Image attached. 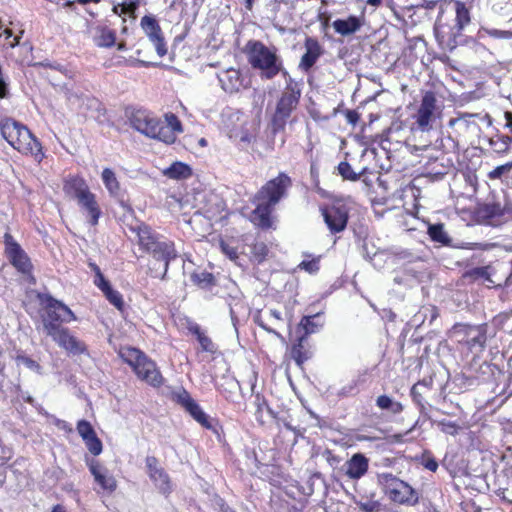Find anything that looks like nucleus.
<instances>
[{
  "instance_id": "obj_1",
  "label": "nucleus",
  "mask_w": 512,
  "mask_h": 512,
  "mask_svg": "<svg viewBox=\"0 0 512 512\" xmlns=\"http://www.w3.org/2000/svg\"><path fill=\"white\" fill-rule=\"evenodd\" d=\"M292 185V178L285 172H279L257 190L252 199L255 207L249 215V221L255 228L262 231L276 229V205L288 196Z\"/></svg>"
},
{
  "instance_id": "obj_2",
  "label": "nucleus",
  "mask_w": 512,
  "mask_h": 512,
  "mask_svg": "<svg viewBox=\"0 0 512 512\" xmlns=\"http://www.w3.org/2000/svg\"><path fill=\"white\" fill-rule=\"evenodd\" d=\"M125 116L134 130L168 145L174 144L177 135L184 131L182 122L172 112L165 113L162 121L147 109L131 107L126 108Z\"/></svg>"
},
{
  "instance_id": "obj_3",
  "label": "nucleus",
  "mask_w": 512,
  "mask_h": 512,
  "mask_svg": "<svg viewBox=\"0 0 512 512\" xmlns=\"http://www.w3.org/2000/svg\"><path fill=\"white\" fill-rule=\"evenodd\" d=\"M130 230L137 237V244L139 249L143 253L152 256V258L156 261L163 263V267L160 273H157L152 268H149L150 276L164 280L167 276L170 263L178 257V252L174 241L165 239L151 226L143 222L135 227H131Z\"/></svg>"
},
{
  "instance_id": "obj_4",
  "label": "nucleus",
  "mask_w": 512,
  "mask_h": 512,
  "mask_svg": "<svg viewBox=\"0 0 512 512\" xmlns=\"http://www.w3.org/2000/svg\"><path fill=\"white\" fill-rule=\"evenodd\" d=\"M489 325L487 323L472 324L465 322L455 323L448 331L447 338L452 349L462 360L483 353L487 347Z\"/></svg>"
},
{
  "instance_id": "obj_5",
  "label": "nucleus",
  "mask_w": 512,
  "mask_h": 512,
  "mask_svg": "<svg viewBox=\"0 0 512 512\" xmlns=\"http://www.w3.org/2000/svg\"><path fill=\"white\" fill-rule=\"evenodd\" d=\"M0 135L15 150L32 157L37 163L45 158L43 146L38 138L23 123L12 117H0Z\"/></svg>"
},
{
  "instance_id": "obj_6",
  "label": "nucleus",
  "mask_w": 512,
  "mask_h": 512,
  "mask_svg": "<svg viewBox=\"0 0 512 512\" xmlns=\"http://www.w3.org/2000/svg\"><path fill=\"white\" fill-rule=\"evenodd\" d=\"M0 135L15 150L32 157L37 163L45 158L43 146L38 138L23 123L12 117H0Z\"/></svg>"
},
{
  "instance_id": "obj_7",
  "label": "nucleus",
  "mask_w": 512,
  "mask_h": 512,
  "mask_svg": "<svg viewBox=\"0 0 512 512\" xmlns=\"http://www.w3.org/2000/svg\"><path fill=\"white\" fill-rule=\"evenodd\" d=\"M65 195L77 202L81 213L90 226L96 227L102 217V209L86 180L80 175H69L63 181Z\"/></svg>"
},
{
  "instance_id": "obj_8",
  "label": "nucleus",
  "mask_w": 512,
  "mask_h": 512,
  "mask_svg": "<svg viewBox=\"0 0 512 512\" xmlns=\"http://www.w3.org/2000/svg\"><path fill=\"white\" fill-rule=\"evenodd\" d=\"M118 354L122 361L131 367L139 380L153 388H160L164 384L165 378L156 362L140 349L122 347Z\"/></svg>"
},
{
  "instance_id": "obj_9",
  "label": "nucleus",
  "mask_w": 512,
  "mask_h": 512,
  "mask_svg": "<svg viewBox=\"0 0 512 512\" xmlns=\"http://www.w3.org/2000/svg\"><path fill=\"white\" fill-rule=\"evenodd\" d=\"M248 63L261 71V77L271 80L282 70V60L275 47L269 48L259 40H249L244 48Z\"/></svg>"
},
{
  "instance_id": "obj_10",
  "label": "nucleus",
  "mask_w": 512,
  "mask_h": 512,
  "mask_svg": "<svg viewBox=\"0 0 512 512\" xmlns=\"http://www.w3.org/2000/svg\"><path fill=\"white\" fill-rule=\"evenodd\" d=\"M36 298L40 306V318L46 335L63 324L77 320L75 313L51 294L38 292Z\"/></svg>"
},
{
  "instance_id": "obj_11",
  "label": "nucleus",
  "mask_w": 512,
  "mask_h": 512,
  "mask_svg": "<svg viewBox=\"0 0 512 512\" xmlns=\"http://www.w3.org/2000/svg\"><path fill=\"white\" fill-rule=\"evenodd\" d=\"M442 116V108L438 103L437 95L432 90L425 91L419 104L410 115L409 129L412 133L430 132Z\"/></svg>"
},
{
  "instance_id": "obj_12",
  "label": "nucleus",
  "mask_w": 512,
  "mask_h": 512,
  "mask_svg": "<svg viewBox=\"0 0 512 512\" xmlns=\"http://www.w3.org/2000/svg\"><path fill=\"white\" fill-rule=\"evenodd\" d=\"M301 95L302 84L290 81L288 88L283 89L276 102L275 111L270 121L273 134L285 131L287 123L291 122L290 117L299 106Z\"/></svg>"
},
{
  "instance_id": "obj_13",
  "label": "nucleus",
  "mask_w": 512,
  "mask_h": 512,
  "mask_svg": "<svg viewBox=\"0 0 512 512\" xmlns=\"http://www.w3.org/2000/svg\"><path fill=\"white\" fill-rule=\"evenodd\" d=\"M378 481L384 494L392 503L403 506H416L419 503L418 491L392 473L380 474Z\"/></svg>"
},
{
  "instance_id": "obj_14",
  "label": "nucleus",
  "mask_w": 512,
  "mask_h": 512,
  "mask_svg": "<svg viewBox=\"0 0 512 512\" xmlns=\"http://www.w3.org/2000/svg\"><path fill=\"white\" fill-rule=\"evenodd\" d=\"M321 214L324 222L332 234L344 231L349 220V208L341 200L333 201L331 204L321 207Z\"/></svg>"
},
{
  "instance_id": "obj_15",
  "label": "nucleus",
  "mask_w": 512,
  "mask_h": 512,
  "mask_svg": "<svg viewBox=\"0 0 512 512\" xmlns=\"http://www.w3.org/2000/svg\"><path fill=\"white\" fill-rule=\"evenodd\" d=\"M5 256L10 264L21 274L31 275L33 272V264L30 257L15 241L12 235L6 233L4 235Z\"/></svg>"
},
{
  "instance_id": "obj_16",
  "label": "nucleus",
  "mask_w": 512,
  "mask_h": 512,
  "mask_svg": "<svg viewBox=\"0 0 512 512\" xmlns=\"http://www.w3.org/2000/svg\"><path fill=\"white\" fill-rule=\"evenodd\" d=\"M61 349L70 355H82L88 353L86 343L75 336L68 327L61 326L47 334Z\"/></svg>"
},
{
  "instance_id": "obj_17",
  "label": "nucleus",
  "mask_w": 512,
  "mask_h": 512,
  "mask_svg": "<svg viewBox=\"0 0 512 512\" xmlns=\"http://www.w3.org/2000/svg\"><path fill=\"white\" fill-rule=\"evenodd\" d=\"M140 27L149 41L154 45L157 55L162 58L167 52V43L165 41L162 28L154 15H145L141 18Z\"/></svg>"
},
{
  "instance_id": "obj_18",
  "label": "nucleus",
  "mask_w": 512,
  "mask_h": 512,
  "mask_svg": "<svg viewBox=\"0 0 512 512\" xmlns=\"http://www.w3.org/2000/svg\"><path fill=\"white\" fill-rule=\"evenodd\" d=\"M173 400L182 406L202 427L213 429L209 416L202 410L187 390L183 389L181 392L173 394Z\"/></svg>"
},
{
  "instance_id": "obj_19",
  "label": "nucleus",
  "mask_w": 512,
  "mask_h": 512,
  "mask_svg": "<svg viewBox=\"0 0 512 512\" xmlns=\"http://www.w3.org/2000/svg\"><path fill=\"white\" fill-rule=\"evenodd\" d=\"M145 466L150 480L159 491L164 495H169L172 492L171 479L165 469L160 465L158 458L155 456H147L145 458Z\"/></svg>"
},
{
  "instance_id": "obj_20",
  "label": "nucleus",
  "mask_w": 512,
  "mask_h": 512,
  "mask_svg": "<svg viewBox=\"0 0 512 512\" xmlns=\"http://www.w3.org/2000/svg\"><path fill=\"white\" fill-rule=\"evenodd\" d=\"M305 52L300 58L298 68L304 73H310L318 60L324 55L325 49L316 37L306 36L304 39Z\"/></svg>"
},
{
  "instance_id": "obj_21",
  "label": "nucleus",
  "mask_w": 512,
  "mask_h": 512,
  "mask_svg": "<svg viewBox=\"0 0 512 512\" xmlns=\"http://www.w3.org/2000/svg\"><path fill=\"white\" fill-rule=\"evenodd\" d=\"M76 429L78 434L84 441L88 451L93 456L100 455L103 451V443L101 439L97 436L92 424L85 419H81L77 422Z\"/></svg>"
},
{
  "instance_id": "obj_22",
  "label": "nucleus",
  "mask_w": 512,
  "mask_h": 512,
  "mask_svg": "<svg viewBox=\"0 0 512 512\" xmlns=\"http://www.w3.org/2000/svg\"><path fill=\"white\" fill-rule=\"evenodd\" d=\"M188 332L193 335L199 343L200 352L207 353L212 358H217L221 355L218 345L212 340L201 326L195 322H189L187 325Z\"/></svg>"
},
{
  "instance_id": "obj_23",
  "label": "nucleus",
  "mask_w": 512,
  "mask_h": 512,
  "mask_svg": "<svg viewBox=\"0 0 512 512\" xmlns=\"http://www.w3.org/2000/svg\"><path fill=\"white\" fill-rule=\"evenodd\" d=\"M90 473L93 475L95 482L101 487L103 491L112 494L117 489V480L108 470L101 466L99 461L91 460L88 463Z\"/></svg>"
},
{
  "instance_id": "obj_24",
  "label": "nucleus",
  "mask_w": 512,
  "mask_h": 512,
  "mask_svg": "<svg viewBox=\"0 0 512 512\" xmlns=\"http://www.w3.org/2000/svg\"><path fill=\"white\" fill-rule=\"evenodd\" d=\"M254 322L263 330L275 335L277 338L284 341V337L277 331L276 327L284 323V319L280 311L270 309L265 315L258 312L254 316Z\"/></svg>"
},
{
  "instance_id": "obj_25",
  "label": "nucleus",
  "mask_w": 512,
  "mask_h": 512,
  "mask_svg": "<svg viewBox=\"0 0 512 512\" xmlns=\"http://www.w3.org/2000/svg\"><path fill=\"white\" fill-rule=\"evenodd\" d=\"M477 219L486 225H497L503 218V210L499 202H487L479 204L475 210Z\"/></svg>"
},
{
  "instance_id": "obj_26",
  "label": "nucleus",
  "mask_w": 512,
  "mask_h": 512,
  "mask_svg": "<svg viewBox=\"0 0 512 512\" xmlns=\"http://www.w3.org/2000/svg\"><path fill=\"white\" fill-rule=\"evenodd\" d=\"M345 475L352 480L362 478L369 469V459L362 453H355L345 463Z\"/></svg>"
},
{
  "instance_id": "obj_27",
  "label": "nucleus",
  "mask_w": 512,
  "mask_h": 512,
  "mask_svg": "<svg viewBox=\"0 0 512 512\" xmlns=\"http://www.w3.org/2000/svg\"><path fill=\"white\" fill-rule=\"evenodd\" d=\"M222 89L230 94L239 92L243 87V76L239 69L229 68L219 75Z\"/></svg>"
},
{
  "instance_id": "obj_28",
  "label": "nucleus",
  "mask_w": 512,
  "mask_h": 512,
  "mask_svg": "<svg viewBox=\"0 0 512 512\" xmlns=\"http://www.w3.org/2000/svg\"><path fill=\"white\" fill-rule=\"evenodd\" d=\"M364 19L355 15H350L346 19H336L332 26L334 31L341 36H349L361 29Z\"/></svg>"
},
{
  "instance_id": "obj_29",
  "label": "nucleus",
  "mask_w": 512,
  "mask_h": 512,
  "mask_svg": "<svg viewBox=\"0 0 512 512\" xmlns=\"http://www.w3.org/2000/svg\"><path fill=\"white\" fill-rule=\"evenodd\" d=\"M290 356L299 367H302L303 364L311 358L306 335L299 336L296 342L291 345Z\"/></svg>"
},
{
  "instance_id": "obj_30",
  "label": "nucleus",
  "mask_w": 512,
  "mask_h": 512,
  "mask_svg": "<svg viewBox=\"0 0 512 512\" xmlns=\"http://www.w3.org/2000/svg\"><path fill=\"white\" fill-rule=\"evenodd\" d=\"M323 314L322 313H316L313 315L303 316L299 325L298 329L303 330V335L308 336L310 334L316 333L320 330V328L324 325L323 320Z\"/></svg>"
},
{
  "instance_id": "obj_31",
  "label": "nucleus",
  "mask_w": 512,
  "mask_h": 512,
  "mask_svg": "<svg viewBox=\"0 0 512 512\" xmlns=\"http://www.w3.org/2000/svg\"><path fill=\"white\" fill-rule=\"evenodd\" d=\"M255 405V418L260 425H265L267 422L266 416L270 418H275L276 415L273 410L270 408L266 398L261 394L255 395L254 400Z\"/></svg>"
},
{
  "instance_id": "obj_32",
  "label": "nucleus",
  "mask_w": 512,
  "mask_h": 512,
  "mask_svg": "<svg viewBox=\"0 0 512 512\" xmlns=\"http://www.w3.org/2000/svg\"><path fill=\"white\" fill-rule=\"evenodd\" d=\"M163 174L174 180L188 179L192 176L191 167L183 162L176 161L163 171Z\"/></svg>"
},
{
  "instance_id": "obj_33",
  "label": "nucleus",
  "mask_w": 512,
  "mask_h": 512,
  "mask_svg": "<svg viewBox=\"0 0 512 512\" xmlns=\"http://www.w3.org/2000/svg\"><path fill=\"white\" fill-rule=\"evenodd\" d=\"M376 406L379 409L388 411L393 415H398L404 410V406L401 402L392 399L386 394L379 395L376 398Z\"/></svg>"
},
{
  "instance_id": "obj_34",
  "label": "nucleus",
  "mask_w": 512,
  "mask_h": 512,
  "mask_svg": "<svg viewBox=\"0 0 512 512\" xmlns=\"http://www.w3.org/2000/svg\"><path fill=\"white\" fill-rule=\"evenodd\" d=\"M493 152L503 155L508 153L512 144V136L497 133L489 139Z\"/></svg>"
},
{
  "instance_id": "obj_35",
  "label": "nucleus",
  "mask_w": 512,
  "mask_h": 512,
  "mask_svg": "<svg viewBox=\"0 0 512 512\" xmlns=\"http://www.w3.org/2000/svg\"><path fill=\"white\" fill-rule=\"evenodd\" d=\"M103 184L111 196H118L120 193V182L115 172L110 168H104L101 173Z\"/></svg>"
},
{
  "instance_id": "obj_36",
  "label": "nucleus",
  "mask_w": 512,
  "mask_h": 512,
  "mask_svg": "<svg viewBox=\"0 0 512 512\" xmlns=\"http://www.w3.org/2000/svg\"><path fill=\"white\" fill-rule=\"evenodd\" d=\"M116 32L107 26L100 27L98 34L95 38V43L98 47L110 48L115 45Z\"/></svg>"
},
{
  "instance_id": "obj_37",
  "label": "nucleus",
  "mask_w": 512,
  "mask_h": 512,
  "mask_svg": "<svg viewBox=\"0 0 512 512\" xmlns=\"http://www.w3.org/2000/svg\"><path fill=\"white\" fill-rule=\"evenodd\" d=\"M455 6L456 12V26L459 29H463L470 23V11L466 7V4L460 0H452Z\"/></svg>"
},
{
  "instance_id": "obj_38",
  "label": "nucleus",
  "mask_w": 512,
  "mask_h": 512,
  "mask_svg": "<svg viewBox=\"0 0 512 512\" xmlns=\"http://www.w3.org/2000/svg\"><path fill=\"white\" fill-rule=\"evenodd\" d=\"M375 494H371L370 497H364L361 499H355L354 503L361 512H380L382 510V504L379 500L374 499Z\"/></svg>"
},
{
  "instance_id": "obj_39",
  "label": "nucleus",
  "mask_w": 512,
  "mask_h": 512,
  "mask_svg": "<svg viewBox=\"0 0 512 512\" xmlns=\"http://www.w3.org/2000/svg\"><path fill=\"white\" fill-rule=\"evenodd\" d=\"M192 282L201 289H211L216 285L214 275L207 271L193 273L191 275Z\"/></svg>"
},
{
  "instance_id": "obj_40",
  "label": "nucleus",
  "mask_w": 512,
  "mask_h": 512,
  "mask_svg": "<svg viewBox=\"0 0 512 512\" xmlns=\"http://www.w3.org/2000/svg\"><path fill=\"white\" fill-rule=\"evenodd\" d=\"M428 235L432 241L443 245H447L450 242V238L444 229L443 223L429 225Z\"/></svg>"
},
{
  "instance_id": "obj_41",
  "label": "nucleus",
  "mask_w": 512,
  "mask_h": 512,
  "mask_svg": "<svg viewBox=\"0 0 512 512\" xmlns=\"http://www.w3.org/2000/svg\"><path fill=\"white\" fill-rule=\"evenodd\" d=\"M101 292L109 301V303L116 307L118 310L122 311L124 309L125 303L122 294L119 291L113 289L111 285L106 287Z\"/></svg>"
},
{
  "instance_id": "obj_42",
  "label": "nucleus",
  "mask_w": 512,
  "mask_h": 512,
  "mask_svg": "<svg viewBox=\"0 0 512 512\" xmlns=\"http://www.w3.org/2000/svg\"><path fill=\"white\" fill-rule=\"evenodd\" d=\"M238 387L239 386L236 381L226 379L224 383L217 386V390L227 401H234V396Z\"/></svg>"
},
{
  "instance_id": "obj_43",
  "label": "nucleus",
  "mask_w": 512,
  "mask_h": 512,
  "mask_svg": "<svg viewBox=\"0 0 512 512\" xmlns=\"http://www.w3.org/2000/svg\"><path fill=\"white\" fill-rule=\"evenodd\" d=\"M268 253V246L264 242H256L251 247V258L258 264L266 260Z\"/></svg>"
},
{
  "instance_id": "obj_44",
  "label": "nucleus",
  "mask_w": 512,
  "mask_h": 512,
  "mask_svg": "<svg viewBox=\"0 0 512 512\" xmlns=\"http://www.w3.org/2000/svg\"><path fill=\"white\" fill-rule=\"evenodd\" d=\"M437 426L439 427L441 432H443L447 435H451V436L458 435L460 433V431H462L464 428H466L465 426H462V425L458 424L457 422H453V421L446 420V419L437 421Z\"/></svg>"
},
{
  "instance_id": "obj_45",
  "label": "nucleus",
  "mask_w": 512,
  "mask_h": 512,
  "mask_svg": "<svg viewBox=\"0 0 512 512\" xmlns=\"http://www.w3.org/2000/svg\"><path fill=\"white\" fill-rule=\"evenodd\" d=\"M337 170L344 180L357 181L360 178V174L354 172L347 161H341L337 166Z\"/></svg>"
},
{
  "instance_id": "obj_46",
  "label": "nucleus",
  "mask_w": 512,
  "mask_h": 512,
  "mask_svg": "<svg viewBox=\"0 0 512 512\" xmlns=\"http://www.w3.org/2000/svg\"><path fill=\"white\" fill-rule=\"evenodd\" d=\"M364 382L361 378L352 380L351 382L347 383L346 385L342 386L339 391V396L341 397H350L355 396L359 393L360 389L359 386Z\"/></svg>"
},
{
  "instance_id": "obj_47",
  "label": "nucleus",
  "mask_w": 512,
  "mask_h": 512,
  "mask_svg": "<svg viewBox=\"0 0 512 512\" xmlns=\"http://www.w3.org/2000/svg\"><path fill=\"white\" fill-rule=\"evenodd\" d=\"M88 265L95 274L93 282L98 289L103 291L106 287L111 285L110 282L104 277L103 273L101 272L99 266L96 263L89 262Z\"/></svg>"
},
{
  "instance_id": "obj_48",
  "label": "nucleus",
  "mask_w": 512,
  "mask_h": 512,
  "mask_svg": "<svg viewBox=\"0 0 512 512\" xmlns=\"http://www.w3.org/2000/svg\"><path fill=\"white\" fill-rule=\"evenodd\" d=\"M428 391H425V389L419 388L418 385H413L410 391L411 398L413 402L418 406L420 412H423L425 409V397L424 395Z\"/></svg>"
},
{
  "instance_id": "obj_49",
  "label": "nucleus",
  "mask_w": 512,
  "mask_h": 512,
  "mask_svg": "<svg viewBox=\"0 0 512 512\" xmlns=\"http://www.w3.org/2000/svg\"><path fill=\"white\" fill-rule=\"evenodd\" d=\"M462 277L463 279L473 282L482 278H487L488 271L486 267H475L465 271Z\"/></svg>"
},
{
  "instance_id": "obj_50",
  "label": "nucleus",
  "mask_w": 512,
  "mask_h": 512,
  "mask_svg": "<svg viewBox=\"0 0 512 512\" xmlns=\"http://www.w3.org/2000/svg\"><path fill=\"white\" fill-rule=\"evenodd\" d=\"M139 5L140 0H126L119 5L121 14L129 15L130 18L135 19L137 17L136 11Z\"/></svg>"
},
{
  "instance_id": "obj_51",
  "label": "nucleus",
  "mask_w": 512,
  "mask_h": 512,
  "mask_svg": "<svg viewBox=\"0 0 512 512\" xmlns=\"http://www.w3.org/2000/svg\"><path fill=\"white\" fill-rule=\"evenodd\" d=\"M511 170H512V161L495 167L493 170H491L487 174V177L490 180L501 179L504 174H508Z\"/></svg>"
},
{
  "instance_id": "obj_52",
  "label": "nucleus",
  "mask_w": 512,
  "mask_h": 512,
  "mask_svg": "<svg viewBox=\"0 0 512 512\" xmlns=\"http://www.w3.org/2000/svg\"><path fill=\"white\" fill-rule=\"evenodd\" d=\"M219 248L221 252L230 260L236 261L238 259L237 247L230 245L227 241L221 239L219 241Z\"/></svg>"
},
{
  "instance_id": "obj_53",
  "label": "nucleus",
  "mask_w": 512,
  "mask_h": 512,
  "mask_svg": "<svg viewBox=\"0 0 512 512\" xmlns=\"http://www.w3.org/2000/svg\"><path fill=\"white\" fill-rule=\"evenodd\" d=\"M300 269L307 271L310 274L316 273L319 271V258H313L311 260H303L299 266Z\"/></svg>"
},
{
  "instance_id": "obj_54",
  "label": "nucleus",
  "mask_w": 512,
  "mask_h": 512,
  "mask_svg": "<svg viewBox=\"0 0 512 512\" xmlns=\"http://www.w3.org/2000/svg\"><path fill=\"white\" fill-rule=\"evenodd\" d=\"M496 495L508 504H512V481L506 487H499L496 490Z\"/></svg>"
},
{
  "instance_id": "obj_55",
  "label": "nucleus",
  "mask_w": 512,
  "mask_h": 512,
  "mask_svg": "<svg viewBox=\"0 0 512 512\" xmlns=\"http://www.w3.org/2000/svg\"><path fill=\"white\" fill-rule=\"evenodd\" d=\"M3 34H4L5 38H6V40H8L7 45L10 48H14L17 45H19V43H20V36H14L13 31L11 29L5 28L3 30Z\"/></svg>"
},
{
  "instance_id": "obj_56",
  "label": "nucleus",
  "mask_w": 512,
  "mask_h": 512,
  "mask_svg": "<svg viewBox=\"0 0 512 512\" xmlns=\"http://www.w3.org/2000/svg\"><path fill=\"white\" fill-rule=\"evenodd\" d=\"M345 118L351 125H356L360 119V114L356 110L347 109L344 111Z\"/></svg>"
},
{
  "instance_id": "obj_57",
  "label": "nucleus",
  "mask_w": 512,
  "mask_h": 512,
  "mask_svg": "<svg viewBox=\"0 0 512 512\" xmlns=\"http://www.w3.org/2000/svg\"><path fill=\"white\" fill-rule=\"evenodd\" d=\"M423 466L431 472H436L439 467L438 462L434 457H428L425 459L423 461Z\"/></svg>"
},
{
  "instance_id": "obj_58",
  "label": "nucleus",
  "mask_w": 512,
  "mask_h": 512,
  "mask_svg": "<svg viewBox=\"0 0 512 512\" xmlns=\"http://www.w3.org/2000/svg\"><path fill=\"white\" fill-rule=\"evenodd\" d=\"M414 385H418L419 388L421 389H425V391H430L432 390L433 388V379L431 377L429 378H424L422 380H419L417 383H415Z\"/></svg>"
},
{
  "instance_id": "obj_59",
  "label": "nucleus",
  "mask_w": 512,
  "mask_h": 512,
  "mask_svg": "<svg viewBox=\"0 0 512 512\" xmlns=\"http://www.w3.org/2000/svg\"><path fill=\"white\" fill-rule=\"evenodd\" d=\"M279 73H281L282 77L285 79V87L284 88H288L290 81H292L296 84H302L300 81H297L294 78H292L290 76L289 72L283 66H282V70Z\"/></svg>"
},
{
  "instance_id": "obj_60",
  "label": "nucleus",
  "mask_w": 512,
  "mask_h": 512,
  "mask_svg": "<svg viewBox=\"0 0 512 512\" xmlns=\"http://www.w3.org/2000/svg\"><path fill=\"white\" fill-rule=\"evenodd\" d=\"M504 117H505V120H506L505 128H507L509 130V132H510L509 136H512V112L511 111H506L504 113Z\"/></svg>"
},
{
  "instance_id": "obj_61",
  "label": "nucleus",
  "mask_w": 512,
  "mask_h": 512,
  "mask_svg": "<svg viewBox=\"0 0 512 512\" xmlns=\"http://www.w3.org/2000/svg\"><path fill=\"white\" fill-rule=\"evenodd\" d=\"M503 286L506 288L512 287V261L509 263L508 274L506 275V277L504 279Z\"/></svg>"
},
{
  "instance_id": "obj_62",
  "label": "nucleus",
  "mask_w": 512,
  "mask_h": 512,
  "mask_svg": "<svg viewBox=\"0 0 512 512\" xmlns=\"http://www.w3.org/2000/svg\"><path fill=\"white\" fill-rule=\"evenodd\" d=\"M500 209L503 210V217L505 215L512 217V202L507 201L503 206L500 204Z\"/></svg>"
},
{
  "instance_id": "obj_63",
  "label": "nucleus",
  "mask_w": 512,
  "mask_h": 512,
  "mask_svg": "<svg viewBox=\"0 0 512 512\" xmlns=\"http://www.w3.org/2000/svg\"><path fill=\"white\" fill-rule=\"evenodd\" d=\"M464 248L470 249V250H477V249H482L483 245L481 243H466Z\"/></svg>"
},
{
  "instance_id": "obj_64",
  "label": "nucleus",
  "mask_w": 512,
  "mask_h": 512,
  "mask_svg": "<svg viewBox=\"0 0 512 512\" xmlns=\"http://www.w3.org/2000/svg\"><path fill=\"white\" fill-rule=\"evenodd\" d=\"M51 512H66V509L63 505L61 504H56L52 507V510Z\"/></svg>"
}]
</instances>
